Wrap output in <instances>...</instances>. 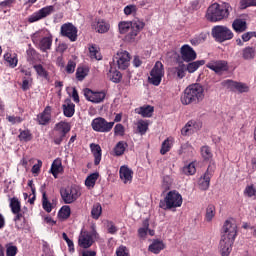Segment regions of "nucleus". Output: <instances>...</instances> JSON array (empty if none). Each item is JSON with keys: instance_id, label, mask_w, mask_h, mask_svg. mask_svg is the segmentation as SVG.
I'll return each instance as SVG.
<instances>
[{"instance_id": "ea45409f", "label": "nucleus", "mask_w": 256, "mask_h": 256, "mask_svg": "<svg viewBox=\"0 0 256 256\" xmlns=\"http://www.w3.org/2000/svg\"><path fill=\"white\" fill-rule=\"evenodd\" d=\"M18 139L20 141H24L25 143H28V141H31L33 139V134H31L30 130H20Z\"/></svg>"}, {"instance_id": "dca6fc26", "label": "nucleus", "mask_w": 256, "mask_h": 256, "mask_svg": "<svg viewBox=\"0 0 256 256\" xmlns=\"http://www.w3.org/2000/svg\"><path fill=\"white\" fill-rule=\"evenodd\" d=\"M84 96L87 101H90L91 103H103L106 94L105 92H93V90L86 88L84 89Z\"/></svg>"}, {"instance_id": "a18cd8bd", "label": "nucleus", "mask_w": 256, "mask_h": 256, "mask_svg": "<svg viewBox=\"0 0 256 256\" xmlns=\"http://www.w3.org/2000/svg\"><path fill=\"white\" fill-rule=\"evenodd\" d=\"M137 129L140 135H145L147 133V129H149V124L143 120L138 121Z\"/></svg>"}, {"instance_id": "6ab92c4d", "label": "nucleus", "mask_w": 256, "mask_h": 256, "mask_svg": "<svg viewBox=\"0 0 256 256\" xmlns=\"http://www.w3.org/2000/svg\"><path fill=\"white\" fill-rule=\"evenodd\" d=\"M201 125L193 120H190L181 130V134L184 136L191 135L195 131H199Z\"/></svg>"}, {"instance_id": "09e8293b", "label": "nucleus", "mask_w": 256, "mask_h": 256, "mask_svg": "<svg viewBox=\"0 0 256 256\" xmlns=\"http://www.w3.org/2000/svg\"><path fill=\"white\" fill-rule=\"evenodd\" d=\"M213 217H215V206L208 205L206 208V221H213Z\"/></svg>"}, {"instance_id": "cd10ccee", "label": "nucleus", "mask_w": 256, "mask_h": 256, "mask_svg": "<svg viewBox=\"0 0 256 256\" xmlns=\"http://www.w3.org/2000/svg\"><path fill=\"white\" fill-rule=\"evenodd\" d=\"M91 152L94 156V165H99L101 163V146L98 144H90Z\"/></svg>"}, {"instance_id": "a19ab883", "label": "nucleus", "mask_w": 256, "mask_h": 256, "mask_svg": "<svg viewBox=\"0 0 256 256\" xmlns=\"http://www.w3.org/2000/svg\"><path fill=\"white\" fill-rule=\"evenodd\" d=\"M42 206L47 213H51V211H53V207L51 206V204L49 203V200L47 199L46 191L42 192Z\"/></svg>"}, {"instance_id": "c03bdc74", "label": "nucleus", "mask_w": 256, "mask_h": 256, "mask_svg": "<svg viewBox=\"0 0 256 256\" xmlns=\"http://www.w3.org/2000/svg\"><path fill=\"white\" fill-rule=\"evenodd\" d=\"M182 173L184 175H195V173H197V168H195L194 163H190L182 168Z\"/></svg>"}, {"instance_id": "9d476101", "label": "nucleus", "mask_w": 256, "mask_h": 256, "mask_svg": "<svg viewBox=\"0 0 256 256\" xmlns=\"http://www.w3.org/2000/svg\"><path fill=\"white\" fill-rule=\"evenodd\" d=\"M213 173H215V163L209 164L206 172L199 179L198 185L202 191H207V189H209V185L211 183V178L213 177Z\"/></svg>"}, {"instance_id": "6e6552de", "label": "nucleus", "mask_w": 256, "mask_h": 256, "mask_svg": "<svg viewBox=\"0 0 256 256\" xmlns=\"http://www.w3.org/2000/svg\"><path fill=\"white\" fill-rule=\"evenodd\" d=\"M60 195L62 197V200L67 205L71 203H75L79 197H81V192L79 191V188L75 186L61 188L60 189Z\"/></svg>"}, {"instance_id": "7c9ffc66", "label": "nucleus", "mask_w": 256, "mask_h": 256, "mask_svg": "<svg viewBox=\"0 0 256 256\" xmlns=\"http://www.w3.org/2000/svg\"><path fill=\"white\" fill-rule=\"evenodd\" d=\"M202 65H205V60H197V61L188 63L186 67V71H188V73H195V71H197V69L202 67Z\"/></svg>"}, {"instance_id": "39448f33", "label": "nucleus", "mask_w": 256, "mask_h": 256, "mask_svg": "<svg viewBox=\"0 0 256 256\" xmlns=\"http://www.w3.org/2000/svg\"><path fill=\"white\" fill-rule=\"evenodd\" d=\"M183 205V196L175 190L167 193L164 201H160L159 207L167 211V209H177Z\"/></svg>"}, {"instance_id": "f257e3e1", "label": "nucleus", "mask_w": 256, "mask_h": 256, "mask_svg": "<svg viewBox=\"0 0 256 256\" xmlns=\"http://www.w3.org/2000/svg\"><path fill=\"white\" fill-rule=\"evenodd\" d=\"M221 233L219 251L222 256H229L233 243H235V237H237V223H235V220H226Z\"/></svg>"}, {"instance_id": "a878e982", "label": "nucleus", "mask_w": 256, "mask_h": 256, "mask_svg": "<svg viewBox=\"0 0 256 256\" xmlns=\"http://www.w3.org/2000/svg\"><path fill=\"white\" fill-rule=\"evenodd\" d=\"M256 56V48L253 46H247L244 49H242V59L244 61H253Z\"/></svg>"}, {"instance_id": "680f3d73", "label": "nucleus", "mask_w": 256, "mask_h": 256, "mask_svg": "<svg viewBox=\"0 0 256 256\" xmlns=\"http://www.w3.org/2000/svg\"><path fill=\"white\" fill-rule=\"evenodd\" d=\"M116 255H117V256H129V250L127 249L126 246H120V247L116 250Z\"/></svg>"}, {"instance_id": "e433bc0d", "label": "nucleus", "mask_w": 256, "mask_h": 256, "mask_svg": "<svg viewBox=\"0 0 256 256\" xmlns=\"http://www.w3.org/2000/svg\"><path fill=\"white\" fill-rule=\"evenodd\" d=\"M97 179H99V173L95 172L90 174L85 180L86 187H95V183H97Z\"/></svg>"}, {"instance_id": "4d7b16f0", "label": "nucleus", "mask_w": 256, "mask_h": 256, "mask_svg": "<svg viewBox=\"0 0 256 256\" xmlns=\"http://www.w3.org/2000/svg\"><path fill=\"white\" fill-rule=\"evenodd\" d=\"M235 81L233 80H224L221 82L222 87L230 89L231 91L235 90Z\"/></svg>"}, {"instance_id": "bf43d9fd", "label": "nucleus", "mask_w": 256, "mask_h": 256, "mask_svg": "<svg viewBox=\"0 0 256 256\" xmlns=\"http://www.w3.org/2000/svg\"><path fill=\"white\" fill-rule=\"evenodd\" d=\"M6 119L12 125H15L17 123H22V121H23V118H21L19 116H7Z\"/></svg>"}, {"instance_id": "13d9d810", "label": "nucleus", "mask_w": 256, "mask_h": 256, "mask_svg": "<svg viewBox=\"0 0 256 256\" xmlns=\"http://www.w3.org/2000/svg\"><path fill=\"white\" fill-rule=\"evenodd\" d=\"M77 67V63L73 60H69L66 66V72L71 74L75 73V68Z\"/></svg>"}, {"instance_id": "603ef678", "label": "nucleus", "mask_w": 256, "mask_h": 256, "mask_svg": "<svg viewBox=\"0 0 256 256\" xmlns=\"http://www.w3.org/2000/svg\"><path fill=\"white\" fill-rule=\"evenodd\" d=\"M114 135L123 137V135H125V126H123V124H116L114 127Z\"/></svg>"}, {"instance_id": "393cba45", "label": "nucleus", "mask_w": 256, "mask_h": 256, "mask_svg": "<svg viewBox=\"0 0 256 256\" xmlns=\"http://www.w3.org/2000/svg\"><path fill=\"white\" fill-rule=\"evenodd\" d=\"M163 249H165V243H163L161 240H153L148 247V251H150V253H154L155 255H159Z\"/></svg>"}, {"instance_id": "473e14b6", "label": "nucleus", "mask_w": 256, "mask_h": 256, "mask_svg": "<svg viewBox=\"0 0 256 256\" xmlns=\"http://www.w3.org/2000/svg\"><path fill=\"white\" fill-rule=\"evenodd\" d=\"M102 213H103V207H101V204L100 203L93 204L92 210H91L92 219H99Z\"/></svg>"}, {"instance_id": "c756f323", "label": "nucleus", "mask_w": 256, "mask_h": 256, "mask_svg": "<svg viewBox=\"0 0 256 256\" xmlns=\"http://www.w3.org/2000/svg\"><path fill=\"white\" fill-rule=\"evenodd\" d=\"M4 61H7L9 67L12 69H15L17 67V63H19V60L17 59V54H10L6 53L4 54Z\"/></svg>"}, {"instance_id": "f704fd0d", "label": "nucleus", "mask_w": 256, "mask_h": 256, "mask_svg": "<svg viewBox=\"0 0 256 256\" xmlns=\"http://www.w3.org/2000/svg\"><path fill=\"white\" fill-rule=\"evenodd\" d=\"M200 151L204 161H210V159H213V152L211 151V147L202 146Z\"/></svg>"}, {"instance_id": "2eb2a0df", "label": "nucleus", "mask_w": 256, "mask_h": 256, "mask_svg": "<svg viewBox=\"0 0 256 256\" xmlns=\"http://www.w3.org/2000/svg\"><path fill=\"white\" fill-rule=\"evenodd\" d=\"M55 129L59 132V135L55 136L54 143L55 145H61L63 139H65V135L71 131V126L68 123L60 122L56 124Z\"/></svg>"}, {"instance_id": "5701e85b", "label": "nucleus", "mask_w": 256, "mask_h": 256, "mask_svg": "<svg viewBox=\"0 0 256 256\" xmlns=\"http://www.w3.org/2000/svg\"><path fill=\"white\" fill-rule=\"evenodd\" d=\"M155 108L151 105H144L142 107L136 108L135 113L141 115V117H153Z\"/></svg>"}, {"instance_id": "6e6d98bb", "label": "nucleus", "mask_w": 256, "mask_h": 256, "mask_svg": "<svg viewBox=\"0 0 256 256\" xmlns=\"http://www.w3.org/2000/svg\"><path fill=\"white\" fill-rule=\"evenodd\" d=\"M17 246L11 244L6 245V256H15L17 255Z\"/></svg>"}, {"instance_id": "bb28decb", "label": "nucleus", "mask_w": 256, "mask_h": 256, "mask_svg": "<svg viewBox=\"0 0 256 256\" xmlns=\"http://www.w3.org/2000/svg\"><path fill=\"white\" fill-rule=\"evenodd\" d=\"M52 45H53V36L52 35L42 38L39 43V47H40L41 51H43L44 53L46 51H49V49H51Z\"/></svg>"}, {"instance_id": "052dcab7", "label": "nucleus", "mask_w": 256, "mask_h": 256, "mask_svg": "<svg viewBox=\"0 0 256 256\" xmlns=\"http://www.w3.org/2000/svg\"><path fill=\"white\" fill-rule=\"evenodd\" d=\"M62 238L64 239V241H66L68 247H69V250L70 251H75V245L73 244V242L71 241V239H69V236H67V233H63L62 234Z\"/></svg>"}, {"instance_id": "f03ea898", "label": "nucleus", "mask_w": 256, "mask_h": 256, "mask_svg": "<svg viewBox=\"0 0 256 256\" xmlns=\"http://www.w3.org/2000/svg\"><path fill=\"white\" fill-rule=\"evenodd\" d=\"M145 22L141 20L122 21L118 24L120 35H125V41L127 43H135L137 35L143 31Z\"/></svg>"}, {"instance_id": "3c124183", "label": "nucleus", "mask_w": 256, "mask_h": 256, "mask_svg": "<svg viewBox=\"0 0 256 256\" xmlns=\"http://www.w3.org/2000/svg\"><path fill=\"white\" fill-rule=\"evenodd\" d=\"M61 171V163H52L50 172L52 173L53 177H55V179H57V175H59Z\"/></svg>"}, {"instance_id": "1a4fd4ad", "label": "nucleus", "mask_w": 256, "mask_h": 256, "mask_svg": "<svg viewBox=\"0 0 256 256\" xmlns=\"http://www.w3.org/2000/svg\"><path fill=\"white\" fill-rule=\"evenodd\" d=\"M114 125L115 122H107L103 117H97L91 122L93 131H96L97 133H109Z\"/></svg>"}, {"instance_id": "de8ad7c7", "label": "nucleus", "mask_w": 256, "mask_h": 256, "mask_svg": "<svg viewBox=\"0 0 256 256\" xmlns=\"http://www.w3.org/2000/svg\"><path fill=\"white\" fill-rule=\"evenodd\" d=\"M87 73H89V70H87L84 67H78L76 70V79L78 81H83V79H85Z\"/></svg>"}, {"instance_id": "2f4dec72", "label": "nucleus", "mask_w": 256, "mask_h": 256, "mask_svg": "<svg viewBox=\"0 0 256 256\" xmlns=\"http://www.w3.org/2000/svg\"><path fill=\"white\" fill-rule=\"evenodd\" d=\"M127 147H129L127 142H125V141L118 142L116 144V146L114 147V153H115L116 157H121V155H123V153H125V149H127Z\"/></svg>"}, {"instance_id": "aec40b11", "label": "nucleus", "mask_w": 256, "mask_h": 256, "mask_svg": "<svg viewBox=\"0 0 256 256\" xmlns=\"http://www.w3.org/2000/svg\"><path fill=\"white\" fill-rule=\"evenodd\" d=\"M39 125H47L51 121V106H46L44 111L37 116Z\"/></svg>"}, {"instance_id": "72a5a7b5", "label": "nucleus", "mask_w": 256, "mask_h": 256, "mask_svg": "<svg viewBox=\"0 0 256 256\" xmlns=\"http://www.w3.org/2000/svg\"><path fill=\"white\" fill-rule=\"evenodd\" d=\"M10 208L12 213H21V202L16 197L10 199Z\"/></svg>"}, {"instance_id": "ddd939ff", "label": "nucleus", "mask_w": 256, "mask_h": 256, "mask_svg": "<svg viewBox=\"0 0 256 256\" xmlns=\"http://www.w3.org/2000/svg\"><path fill=\"white\" fill-rule=\"evenodd\" d=\"M206 67L217 75L224 73V71H229V63L225 60H212L206 64Z\"/></svg>"}, {"instance_id": "338daca9", "label": "nucleus", "mask_w": 256, "mask_h": 256, "mask_svg": "<svg viewBox=\"0 0 256 256\" xmlns=\"http://www.w3.org/2000/svg\"><path fill=\"white\" fill-rule=\"evenodd\" d=\"M12 3H15V0H4V1L0 2V7L2 9H5L7 7H11Z\"/></svg>"}, {"instance_id": "58836bf2", "label": "nucleus", "mask_w": 256, "mask_h": 256, "mask_svg": "<svg viewBox=\"0 0 256 256\" xmlns=\"http://www.w3.org/2000/svg\"><path fill=\"white\" fill-rule=\"evenodd\" d=\"M96 29L98 33H107V31L111 29V25H109V23L104 20H100L97 22Z\"/></svg>"}, {"instance_id": "c9c22d12", "label": "nucleus", "mask_w": 256, "mask_h": 256, "mask_svg": "<svg viewBox=\"0 0 256 256\" xmlns=\"http://www.w3.org/2000/svg\"><path fill=\"white\" fill-rule=\"evenodd\" d=\"M171 147H173V142L171 141V139L167 138L162 142V146L160 149L161 155H166L167 153H169V151H171Z\"/></svg>"}, {"instance_id": "9b49d317", "label": "nucleus", "mask_w": 256, "mask_h": 256, "mask_svg": "<svg viewBox=\"0 0 256 256\" xmlns=\"http://www.w3.org/2000/svg\"><path fill=\"white\" fill-rule=\"evenodd\" d=\"M55 12V6L50 5L46 6L44 8H41L39 11L33 13L29 18L28 22L29 23H35L37 21H41V19H45V17H49L51 13Z\"/></svg>"}, {"instance_id": "79ce46f5", "label": "nucleus", "mask_w": 256, "mask_h": 256, "mask_svg": "<svg viewBox=\"0 0 256 256\" xmlns=\"http://www.w3.org/2000/svg\"><path fill=\"white\" fill-rule=\"evenodd\" d=\"M33 67L39 77H43L44 79H49V73L47 72V70L43 68V65L37 64V65H34Z\"/></svg>"}, {"instance_id": "c85d7f7f", "label": "nucleus", "mask_w": 256, "mask_h": 256, "mask_svg": "<svg viewBox=\"0 0 256 256\" xmlns=\"http://www.w3.org/2000/svg\"><path fill=\"white\" fill-rule=\"evenodd\" d=\"M107 77L113 83H121V79H123V75L121 74V72L113 70V68L110 69Z\"/></svg>"}, {"instance_id": "4468645a", "label": "nucleus", "mask_w": 256, "mask_h": 256, "mask_svg": "<svg viewBox=\"0 0 256 256\" xmlns=\"http://www.w3.org/2000/svg\"><path fill=\"white\" fill-rule=\"evenodd\" d=\"M60 35L62 37H67V39L77 41V27L72 23H65L61 26Z\"/></svg>"}, {"instance_id": "774afa93", "label": "nucleus", "mask_w": 256, "mask_h": 256, "mask_svg": "<svg viewBox=\"0 0 256 256\" xmlns=\"http://www.w3.org/2000/svg\"><path fill=\"white\" fill-rule=\"evenodd\" d=\"M72 99L74 103H79V92H77V88H72Z\"/></svg>"}, {"instance_id": "49530a36", "label": "nucleus", "mask_w": 256, "mask_h": 256, "mask_svg": "<svg viewBox=\"0 0 256 256\" xmlns=\"http://www.w3.org/2000/svg\"><path fill=\"white\" fill-rule=\"evenodd\" d=\"M89 53H90L91 59H96V61H101V59H102L101 53H99V50H97V47H95L93 45L90 46Z\"/></svg>"}, {"instance_id": "20e7f679", "label": "nucleus", "mask_w": 256, "mask_h": 256, "mask_svg": "<svg viewBox=\"0 0 256 256\" xmlns=\"http://www.w3.org/2000/svg\"><path fill=\"white\" fill-rule=\"evenodd\" d=\"M205 99V89L201 84H191L189 85L181 95L180 101L182 105H197Z\"/></svg>"}, {"instance_id": "0eeeda50", "label": "nucleus", "mask_w": 256, "mask_h": 256, "mask_svg": "<svg viewBox=\"0 0 256 256\" xmlns=\"http://www.w3.org/2000/svg\"><path fill=\"white\" fill-rule=\"evenodd\" d=\"M163 77H165V69L163 68V63H161V61H157L150 72L148 81L151 85L159 87Z\"/></svg>"}, {"instance_id": "b1692460", "label": "nucleus", "mask_w": 256, "mask_h": 256, "mask_svg": "<svg viewBox=\"0 0 256 256\" xmlns=\"http://www.w3.org/2000/svg\"><path fill=\"white\" fill-rule=\"evenodd\" d=\"M232 29H234L236 33H245V31H247V21L241 18L235 19L232 23Z\"/></svg>"}, {"instance_id": "37998d69", "label": "nucleus", "mask_w": 256, "mask_h": 256, "mask_svg": "<svg viewBox=\"0 0 256 256\" xmlns=\"http://www.w3.org/2000/svg\"><path fill=\"white\" fill-rule=\"evenodd\" d=\"M58 217H60V219H69V217H71V207L63 206L58 212Z\"/></svg>"}, {"instance_id": "f8f14e48", "label": "nucleus", "mask_w": 256, "mask_h": 256, "mask_svg": "<svg viewBox=\"0 0 256 256\" xmlns=\"http://www.w3.org/2000/svg\"><path fill=\"white\" fill-rule=\"evenodd\" d=\"M129 61H131V56L127 51L117 52L116 56L113 59V63H116L118 69L125 70L129 67Z\"/></svg>"}, {"instance_id": "4be33fe9", "label": "nucleus", "mask_w": 256, "mask_h": 256, "mask_svg": "<svg viewBox=\"0 0 256 256\" xmlns=\"http://www.w3.org/2000/svg\"><path fill=\"white\" fill-rule=\"evenodd\" d=\"M63 113L65 117H73L75 115V105L71 101V99L67 98L62 105Z\"/></svg>"}, {"instance_id": "423d86ee", "label": "nucleus", "mask_w": 256, "mask_h": 256, "mask_svg": "<svg viewBox=\"0 0 256 256\" xmlns=\"http://www.w3.org/2000/svg\"><path fill=\"white\" fill-rule=\"evenodd\" d=\"M212 37L217 41L218 43H225V41H231L233 39L234 34L231 29H229L227 26L223 25H217L212 28Z\"/></svg>"}, {"instance_id": "864d4df0", "label": "nucleus", "mask_w": 256, "mask_h": 256, "mask_svg": "<svg viewBox=\"0 0 256 256\" xmlns=\"http://www.w3.org/2000/svg\"><path fill=\"white\" fill-rule=\"evenodd\" d=\"M253 37L256 38V31L245 32L242 34L241 39L244 43H247L248 41H251Z\"/></svg>"}, {"instance_id": "5fc2aeb1", "label": "nucleus", "mask_w": 256, "mask_h": 256, "mask_svg": "<svg viewBox=\"0 0 256 256\" xmlns=\"http://www.w3.org/2000/svg\"><path fill=\"white\" fill-rule=\"evenodd\" d=\"M241 9H247V7H256V0H241Z\"/></svg>"}, {"instance_id": "e2e57ef3", "label": "nucleus", "mask_w": 256, "mask_h": 256, "mask_svg": "<svg viewBox=\"0 0 256 256\" xmlns=\"http://www.w3.org/2000/svg\"><path fill=\"white\" fill-rule=\"evenodd\" d=\"M125 15H133V13H137V6L128 5L124 8Z\"/></svg>"}, {"instance_id": "a211bd4d", "label": "nucleus", "mask_w": 256, "mask_h": 256, "mask_svg": "<svg viewBox=\"0 0 256 256\" xmlns=\"http://www.w3.org/2000/svg\"><path fill=\"white\" fill-rule=\"evenodd\" d=\"M78 244L83 249H89L93 245V235L89 232H82L79 236Z\"/></svg>"}, {"instance_id": "0e129e2a", "label": "nucleus", "mask_w": 256, "mask_h": 256, "mask_svg": "<svg viewBox=\"0 0 256 256\" xmlns=\"http://www.w3.org/2000/svg\"><path fill=\"white\" fill-rule=\"evenodd\" d=\"M256 193V190L253 186H247L244 190V194L247 195V197H253Z\"/></svg>"}, {"instance_id": "4c0bfd02", "label": "nucleus", "mask_w": 256, "mask_h": 256, "mask_svg": "<svg viewBox=\"0 0 256 256\" xmlns=\"http://www.w3.org/2000/svg\"><path fill=\"white\" fill-rule=\"evenodd\" d=\"M185 71H187L185 64H180L178 67H174L172 69V72L178 77V79H183V77H185Z\"/></svg>"}, {"instance_id": "69168bd1", "label": "nucleus", "mask_w": 256, "mask_h": 256, "mask_svg": "<svg viewBox=\"0 0 256 256\" xmlns=\"http://www.w3.org/2000/svg\"><path fill=\"white\" fill-rule=\"evenodd\" d=\"M42 165L43 162L41 160H38V163L32 167V173H39L41 171Z\"/></svg>"}, {"instance_id": "f3484780", "label": "nucleus", "mask_w": 256, "mask_h": 256, "mask_svg": "<svg viewBox=\"0 0 256 256\" xmlns=\"http://www.w3.org/2000/svg\"><path fill=\"white\" fill-rule=\"evenodd\" d=\"M180 55L186 63H191V61H195L197 59V52L187 44L180 48Z\"/></svg>"}, {"instance_id": "412c9836", "label": "nucleus", "mask_w": 256, "mask_h": 256, "mask_svg": "<svg viewBox=\"0 0 256 256\" xmlns=\"http://www.w3.org/2000/svg\"><path fill=\"white\" fill-rule=\"evenodd\" d=\"M119 173H120V179H122L124 183H129L133 181V170L129 169V167L127 166L120 167Z\"/></svg>"}, {"instance_id": "8fccbe9b", "label": "nucleus", "mask_w": 256, "mask_h": 256, "mask_svg": "<svg viewBox=\"0 0 256 256\" xmlns=\"http://www.w3.org/2000/svg\"><path fill=\"white\" fill-rule=\"evenodd\" d=\"M234 89H236V91H238L239 93L249 92V86L241 82H235Z\"/></svg>"}, {"instance_id": "7ed1b4c3", "label": "nucleus", "mask_w": 256, "mask_h": 256, "mask_svg": "<svg viewBox=\"0 0 256 256\" xmlns=\"http://www.w3.org/2000/svg\"><path fill=\"white\" fill-rule=\"evenodd\" d=\"M231 11H233V8L229 3H213L208 7L205 17L210 23H218V21L229 19Z\"/></svg>"}]
</instances>
